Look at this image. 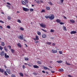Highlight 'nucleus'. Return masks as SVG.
<instances>
[{
	"label": "nucleus",
	"instance_id": "1",
	"mask_svg": "<svg viewBox=\"0 0 77 77\" xmlns=\"http://www.w3.org/2000/svg\"><path fill=\"white\" fill-rule=\"evenodd\" d=\"M17 37L19 39H21V40H23L24 39V37L23 35H19V36L17 35Z\"/></svg>",
	"mask_w": 77,
	"mask_h": 77
},
{
	"label": "nucleus",
	"instance_id": "2",
	"mask_svg": "<svg viewBox=\"0 0 77 77\" xmlns=\"http://www.w3.org/2000/svg\"><path fill=\"white\" fill-rule=\"evenodd\" d=\"M39 25L41 27H43V28H45L46 27V25L45 24L42 23L41 24L39 23Z\"/></svg>",
	"mask_w": 77,
	"mask_h": 77
},
{
	"label": "nucleus",
	"instance_id": "3",
	"mask_svg": "<svg viewBox=\"0 0 77 77\" xmlns=\"http://www.w3.org/2000/svg\"><path fill=\"white\" fill-rule=\"evenodd\" d=\"M54 18V15L52 14L51 15V16L49 17V19L51 20H53Z\"/></svg>",
	"mask_w": 77,
	"mask_h": 77
},
{
	"label": "nucleus",
	"instance_id": "4",
	"mask_svg": "<svg viewBox=\"0 0 77 77\" xmlns=\"http://www.w3.org/2000/svg\"><path fill=\"white\" fill-rule=\"evenodd\" d=\"M51 52L52 53L54 54L57 53V51L56 50H54V49H52Z\"/></svg>",
	"mask_w": 77,
	"mask_h": 77
},
{
	"label": "nucleus",
	"instance_id": "5",
	"mask_svg": "<svg viewBox=\"0 0 77 77\" xmlns=\"http://www.w3.org/2000/svg\"><path fill=\"white\" fill-rule=\"evenodd\" d=\"M23 11H25V12H27V11H29V9L27 8L23 7Z\"/></svg>",
	"mask_w": 77,
	"mask_h": 77
},
{
	"label": "nucleus",
	"instance_id": "6",
	"mask_svg": "<svg viewBox=\"0 0 77 77\" xmlns=\"http://www.w3.org/2000/svg\"><path fill=\"white\" fill-rule=\"evenodd\" d=\"M5 54L4 51H2L0 52V55L1 56H3Z\"/></svg>",
	"mask_w": 77,
	"mask_h": 77
},
{
	"label": "nucleus",
	"instance_id": "7",
	"mask_svg": "<svg viewBox=\"0 0 77 77\" xmlns=\"http://www.w3.org/2000/svg\"><path fill=\"white\" fill-rule=\"evenodd\" d=\"M33 39L35 41H36V40H37V41L39 40V38H38V36L36 35L35 36V38H33Z\"/></svg>",
	"mask_w": 77,
	"mask_h": 77
},
{
	"label": "nucleus",
	"instance_id": "8",
	"mask_svg": "<svg viewBox=\"0 0 77 77\" xmlns=\"http://www.w3.org/2000/svg\"><path fill=\"white\" fill-rule=\"evenodd\" d=\"M70 33L71 34H75V33H77V32L75 31H71Z\"/></svg>",
	"mask_w": 77,
	"mask_h": 77
},
{
	"label": "nucleus",
	"instance_id": "9",
	"mask_svg": "<svg viewBox=\"0 0 77 77\" xmlns=\"http://www.w3.org/2000/svg\"><path fill=\"white\" fill-rule=\"evenodd\" d=\"M6 71L9 74H11V70L9 69H6Z\"/></svg>",
	"mask_w": 77,
	"mask_h": 77
},
{
	"label": "nucleus",
	"instance_id": "10",
	"mask_svg": "<svg viewBox=\"0 0 77 77\" xmlns=\"http://www.w3.org/2000/svg\"><path fill=\"white\" fill-rule=\"evenodd\" d=\"M17 45L19 47H20V48H21V47H22V45H21L20 43H17Z\"/></svg>",
	"mask_w": 77,
	"mask_h": 77
},
{
	"label": "nucleus",
	"instance_id": "11",
	"mask_svg": "<svg viewBox=\"0 0 77 77\" xmlns=\"http://www.w3.org/2000/svg\"><path fill=\"white\" fill-rule=\"evenodd\" d=\"M5 58H9V56L8 55H7V54L5 53Z\"/></svg>",
	"mask_w": 77,
	"mask_h": 77
},
{
	"label": "nucleus",
	"instance_id": "12",
	"mask_svg": "<svg viewBox=\"0 0 77 77\" xmlns=\"http://www.w3.org/2000/svg\"><path fill=\"white\" fill-rule=\"evenodd\" d=\"M33 67L34 68H39V66L36 65H34L33 66Z\"/></svg>",
	"mask_w": 77,
	"mask_h": 77
},
{
	"label": "nucleus",
	"instance_id": "13",
	"mask_svg": "<svg viewBox=\"0 0 77 77\" xmlns=\"http://www.w3.org/2000/svg\"><path fill=\"white\" fill-rule=\"evenodd\" d=\"M47 37V35L45 34H43L42 35V38H45Z\"/></svg>",
	"mask_w": 77,
	"mask_h": 77
},
{
	"label": "nucleus",
	"instance_id": "14",
	"mask_svg": "<svg viewBox=\"0 0 77 77\" xmlns=\"http://www.w3.org/2000/svg\"><path fill=\"white\" fill-rule=\"evenodd\" d=\"M4 71H5V70L3 69H0V72H1L3 73V72H4Z\"/></svg>",
	"mask_w": 77,
	"mask_h": 77
},
{
	"label": "nucleus",
	"instance_id": "15",
	"mask_svg": "<svg viewBox=\"0 0 77 77\" xmlns=\"http://www.w3.org/2000/svg\"><path fill=\"white\" fill-rule=\"evenodd\" d=\"M5 42H1V45H2V46H5Z\"/></svg>",
	"mask_w": 77,
	"mask_h": 77
},
{
	"label": "nucleus",
	"instance_id": "16",
	"mask_svg": "<svg viewBox=\"0 0 77 77\" xmlns=\"http://www.w3.org/2000/svg\"><path fill=\"white\" fill-rule=\"evenodd\" d=\"M70 21L72 23H75V21L74 20H70Z\"/></svg>",
	"mask_w": 77,
	"mask_h": 77
},
{
	"label": "nucleus",
	"instance_id": "17",
	"mask_svg": "<svg viewBox=\"0 0 77 77\" xmlns=\"http://www.w3.org/2000/svg\"><path fill=\"white\" fill-rule=\"evenodd\" d=\"M37 63H38V64H39V65H41V64L42 63H41V61H37Z\"/></svg>",
	"mask_w": 77,
	"mask_h": 77
},
{
	"label": "nucleus",
	"instance_id": "18",
	"mask_svg": "<svg viewBox=\"0 0 77 77\" xmlns=\"http://www.w3.org/2000/svg\"><path fill=\"white\" fill-rule=\"evenodd\" d=\"M37 34L38 35H39V36H40L41 35V32L40 31H37Z\"/></svg>",
	"mask_w": 77,
	"mask_h": 77
},
{
	"label": "nucleus",
	"instance_id": "19",
	"mask_svg": "<svg viewBox=\"0 0 77 77\" xmlns=\"http://www.w3.org/2000/svg\"><path fill=\"white\" fill-rule=\"evenodd\" d=\"M19 74L20 75V76H21V77H23L24 76V75H23V74L21 72Z\"/></svg>",
	"mask_w": 77,
	"mask_h": 77
},
{
	"label": "nucleus",
	"instance_id": "20",
	"mask_svg": "<svg viewBox=\"0 0 77 77\" xmlns=\"http://www.w3.org/2000/svg\"><path fill=\"white\" fill-rule=\"evenodd\" d=\"M56 21L57 23H60V20L59 19H57L56 20Z\"/></svg>",
	"mask_w": 77,
	"mask_h": 77
},
{
	"label": "nucleus",
	"instance_id": "21",
	"mask_svg": "<svg viewBox=\"0 0 77 77\" xmlns=\"http://www.w3.org/2000/svg\"><path fill=\"white\" fill-rule=\"evenodd\" d=\"M59 71L60 72H63V69H59Z\"/></svg>",
	"mask_w": 77,
	"mask_h": 77
},
{
	"label": "nucleus",
	"instance_id": "22",
	"mask_svg": "<svg viewBox=\"0 0 77 77\" xmlns=\"http://www.w3.org/2000/svg\"><path fill=\"white\" fill-rule=\"evenodd\" d=\"M4 74H5V75H6V76H8V74L7 73V72L6 71H4Z\"/></svg>",
	"mask_w": 77,
	"mask_h": 77
},
{
	"label": "nucleus",
	"instance_id": "23",
	"mask_svg": "<svg viewBox=\"0 0 77 77\" xmlns=\"http://www.w3.org/2000/svg\"><path fill=\"white\" fill-rule=\"evenodd\" d=\"M22 4H23V5H26V2H24L23 1H22Z\"/></svg>",
	"mask_w": 77,
	"mask_h": 77
},
{
	"label": "nucleus",
	"instance_id": "24",
	"mask_svg": "<svg viewBox=\"0 0 77 77\" xmlns=\"http://www.w3.org/2000/svg\"><path fill=\"white\" fill-rule=\"evenodd\" d=\"M63 29L65 31H66L67 30L66 26H63Z\"/></svg>",
	"mask_w": 77,
	"mask_h": 77
},
{
	"label": "nucleus",
	"instance_id": "25",
	"mask_svg": "<svg viewBox=\"0 0 77 77\" xmlns=\"http://www.w3.org/2000/svg\"><path fill=\"white\" fill-rule=\"evenodd\" d=\"M46 9L47 11H49L50 9V8L49 7H46Z\"/></svg>",
	"mask_w": 77,
	"mask_h": 77
},
{
	"label": "nucleus",
	"instance_id": "26",
	"mask_svg": "<svg viewBox=\"0 0 77 77\" xmlns=\"http://www.w3.org/2000/svg\"><path fill=\"white\" fill-rule=\"evenodd\" d=\"M57 62H58V63H62V60L57 61Z\"/></svg>",
	"mask_w": 77,
	"mask_h": 77
},
{
	"label": "nucleus",
	"instance_id": "27",
	"mask_svg": "<svg viewBox=\"0 0 77 77\" xmlns=\"http://www.w3.org/2000/svg\"><path fill=\"white\" fill-rule=\"evenodd\" d=\"M7 19L9 20H11V17H10V16H8Z\"/></svg>",
	"mask_w": 77,
	"mask_h": 77
},
{
	"label": "nucleus",
	"instance_id": "28",
	"mask_svg": "<svg viewBox=\"0 0 77 77\" xmlns=\"http://www.w3.org/2000/svg\"><path fill=\"white\" fill-rule=\"evenodd\" d=\"M46 44H47V45H50L51 44V42H47L46 43Z\"/></svg>",
	"mask_w": 77,
	"mask_h": 77
},
{
	"label": "nucleus",
	"instance_id": "29",
	"mask_svg": "<svg viewBox=\"0 0 77 77\" xmlns=\"http://www.w3.org/2000/svg\"><path fill=\"white\" fill-rule=\"evenodd\" d=\"M14 51H14V50L13 49H11V53H14Z\"/></svg>",
	"mask_w": 77,
	"mask_h": 77
},
{
	"label": "nucleus",
	"instance_id": "30",
	"mask_svg": "<svg viewBox=\"0 0 77 77\" xmlns=\"http://www.w3.org/2000/svg\"><path fill=\"white\" fill-rule=\"evenodd\" d=\"M6 6L7 8H8L9 9H11V7L10 6H9V5H6Z\"/></svg>",
	"mask_w": 77,
	"mask_h": 77
},
{
	"label": "nucleus",
	"instance_id": "31",
	"mask_svg": "<svg viewBox=\"0 0 77 77\" xmlns=\"http://www.w3.org/2000/svg\"><path fill=\"white\" fill-rule=\"evenodd\" d=\"M59 53L60 54H62V53H63V52L62 51H59Z\"/></svg>",
	"mask_w": 77,
	"mask_h": 77
},
{
	"label": "nucleus",
	"instance_id": "32",
	"mask_svg": "<svg viewBox=\"0 0 77 77\" xmlns=\"http://www.w3.org/2000/svg\"><path fill=\"white\" fill-rule=\"evenodd\" d=\"M17 22L19 23H21V20H17Z\"/></svg>",
	"mask_w": 77,
	"mask_h": 77
},
{
	"label": "nucleus",
	"instance_id": "33",
	"mask_svg": "<svg viewBox=\"0 0 77 77\" xmlns=\"http://www.w3.org/2000/svg\"><path fill=\"white\" fill-rule=\"evenodd\" d=\"M45 18H46V19H48V18H49V19H50V17L49 16H45Z\"/></svg>",
	"mask_w": 77,
	"mask_h": 77
},
{
	"label": "nucleus",
	"instance_id": "34",
	"mask_svg": "<svg viewBox=\"0 0 77 77\" xmlns=\"http://www.w3.org/2000/svg\"><path fill=\"white\" fill-rule=\"evenodd\" d=\"M29 60V58L25 57V60Z\"/></svg>",
	"mask_w": 77,
	"mask_h": 77
},
{
	"label": "nucleus",
	"instance_id": "35",
	"mask_svg": "<svg viewBox=\"0 0 77 77\" xmlns=\"http://www.w3.org/2000/svg\"><path fill=\"white\" fill-rule=\"evenodd\" d=\"M42 30V31H43V32H47V31H46V30H45V29H41Z\"/></svg>",
	"mask_w": 77,
	"mask_h": 77
},
{
	"label": "nucleus",
	"instance_id": "36",
	"mask_svg": "<svg viewBox=\"0 0 77 77\" xmlns=\"http://www.w3.org/2000/svg\"><path fill=\"white\" fill-rule=\"evenodd\" d=\"M50 32L51 33H53V32H54V29H51L50 30Z\"/></svg>",
	"mask_w": 77,
	"mask_h": 77
},
{
	"label": "nucleus",
	"instance_id": "37",
	"mask_svg": "<svg viewBox=\"0 0 77 77\" xmlns=\"http://www.w3.org/2000/svg\"><path fill=\"white\" fill-rule=\"evenodd\" d=\"M30 12H33V11H34V10H33V9L32 8H31L30 9Z\"/></svg>",
	"mask_w": 77,
	"mask_h": 77
},
{
	"label": "nucleus",
	"instance_id": "38",
	"mask_svg": "<svg viewBox=\"0 0 77 77\" xmlns=\"http://www.w3.org/2000/svg\"><path fill=\"white\" fill-rule=\"evenodd\" d=\"M45 12V10H42L41 12L42 13V12Z\"/></svg>",
	"mask_w": 77,
	"mask_h": 77
},
{
	"label": "nucleus",
	"instance_id": "39",
	"mask_svg": "<svg viewBox=\"0 0 77 77\" xmlns=\"http://www.w3.org/2000/svg\"><path fill=\"white\" fill-rule=\"evenodd\" d=\"M43 68L45 69L46 70H47V69H48V68L46 67H45V66H44L43 67Z\"/></svg>",
	"mask_w": 77,
	"mask_h": 77
},
{
	"label": "nucleus",
	"instance_id": "40",
	"mask_svg": "<svg viewBox=\"0 0 77 77\" xmlns=\"http://www.w3.org/2000/svg\"><path fill=\"white\" fill-rule=\"evenodd\" d=\"M7 29H11V26H7Z\"/></svg>",
	"mask_w": 77,
	"mask_h": 77
},
{
	"label": "nucleus",
	"instance_id": "41",
	"mask_svg": "<svg viewBox=\"0 0 77 77\" xmlns=\"http://www.w3.org/2000/svg\"><path fill=\"white\" fill-rule=\"evenodd\" d=\"M36 3H38V4H39V3H40L39 1V0L36 1Z\"/></svg>",
	"mask_w": 77,
	"mask_h": 77
},
{
	"label": "nucleus",
	"instance_id": "42",
	"mask_svg": "<svg viewBox=\"0 0 77 77\" xmlns=\"http://www.w3.org/2000/svg\"><path fill=\"white\" fill-rule=\"evenodd\" d=\"M11 77H15V75L14 74H12L11 75Z\"/></svg>",
	"mask_w": 77,
	"mask_h": 77
},
{
	"label": "nucleus",
	"instance_id": "43",
	"mask_svg": "<svg viewBox=\"0 0 77 77\" xmlns=\"http://www.w3.org/2000/svg\"><path fill=\"white\" fill-rule=\"evenodd\" d=\"M0 50H3V47H2L1 46H0Z\"/></svg>",
	"mask_w": 77,
	"mask_h": 77
},
{
	"label": "nucleus",
	"instance_id": "44",
	"mask_svg": "<svg viewBox=\"0 0 77 77\" xmlns=\"http://www.w3.org/2000/svg\"><path fill=\"white\" fill-rule=\"evenodd\" d=\"M48 3H49V5H53V4H52L51 2H49Z\"/></svg>",
	"mask_w": 77,
	"mask_h": 77
},
{
	"label": "nucleus",
	"instance_id": "45",
	"mask_svg": "<svg viewBox=\"0 0 77 77\" xmlns=\"http://www.w3.org/2000/svg\"><path fill=\"white\" fill-rule=\"evenodd\" d=\"M20 30H22L23 31L24 30V28H22V27H20Z\"/></svg>",
	"mask_w": 77,
	"mask_h": 77
},
{
	"label": "nucleus",
	"instance_id": "46",
	"mask_svg": "<svg viewBox=\"0 0 77 77\" xmlns=\"http://www.w3.org/2000/svg\"><path fill=\"white\" fill-rule=\"evenodd\" d=\"M66 63L68 65H70V64H69V63H68L67 61L66 62Z\"/></svg>",
	"mask_w": 77,
	"mask_h": 77
},
{
	"label": "nucleus",
	"instance_id": "47",
	"mask_svg": "<svg viewBox=\"0 0 77 77\" xmlns=\"http://www.w3.org/2000/svg\"><path fill=\"white\" fill-rule=\"evenodd\" d=\"M7 5H9L10 6H11V4H10V3H9V2H7Z\"/></svg>",
	"mask_w": 77,
	"mask_h": 77
},
{
	"label": "nucleus",
	"instance_id": "48",
	"mask_svg": "<svg viewBox=\"0 0 77 77\" xmlns=\"http://www.w3.org/2000/svg\"><path fill=\"white\" fill-rule=\"evenodd\" d=\"M8 47H9V49H11V46L8 45Z\"/></svg>",
	"mask_w": 77,
	"mask_h": 77
},
{
	"label": "nucleus",
	"instance_id": "49",
	"mask_svg": "<svg viewBox=\"0 0 77 77\" xmlns=\"http://www.w3.org/2000/svg\"><path fill=\"white\" fill-rule=\"evenodd\" d=\"M25 2L26 3H28V2H27V0H25Z\"/></svg>",
	"mask_w": 77,
	"mask_h": 77
},
{
	"label": "nucleus",
	"instance_id": "50",
	"mask_svg": "<svg viewBox=\"0 0 77 77\" xmlns=\"http://www.w3.org/2000/svg\"><path fill=\"white\" fill-rule=\"evenodd\" d=\"M55 45H56V44H55V43H52V45H53V46H55Z\"/></svg>",
	"mask_w": 77,
	"mask_h": 77
},
{
	"label": "nucleus",
	"instance_id": "51",
	"mask_svg": "<svg viewBox=\"0 0 77 77\" xmlns=\"http://www.w3.org/2000/svg\"><path fill=\"white\" fill-rule=\"evenodd\" d=\"M33 74H34V75H37V73H33Z\"/></svg>",
	"mask_w": 77,
	"mask_h": 77
},
{
	"label": "nucleus",
	"instance_id": "52",
	"mask_svg": "<svg viewBox=\"0 0 77 77\" xmlns=\"http://www.w3.org/2000/svg\"><path fill=\"white\" fill-rule=\"evenodd\" d=\"M0 23H4V22L2 20H0Z\"/></svg>",
	"mask_w": 77,
	"mask_h": 77
},
{
	"label": "nucleus",
	"instance_id": "53",
	"mask_svg": "<svg viewBox=\"0 0 77 77\" xmlns=\"http://www.w3.org/2000/svg\"><path fill=\"white\" fill-rule=\"evenodd\" d=\"M64 0H60L61 3H63V2Z\"/></svg>",
	"mask_w": 77,
	"mask_h": 77
},
{
	"label": "nucleus",
	"instance_id": "54",
	"mask_svg": "<svg viewBox=\"0 0 77 77\" xmlns=\"http://www.w3.org/2000/svg\"><path fill=\"white\" fill-rule=\"evenodd\" d=\"M25 67H25L24 65H23V69H25Z\"/></svg>",
	"mask_w": 77,
	"mask_h": 77
},
{
	"label": "nucleus",
	"instance_id": "55",
	"mask_svg": "<svg viewBox=\"0 0 77 77\" xmlns=\"http://www.w3.org/2000/svg\"><path fill=\"white\" fill-rule=\"evenodd\" d=\"M60 24H63L64 23L63 22H60Z\"/></svg>",
	"mask_w": 77,
	"mask_h": 77
},
{
	"label": "nucleus",
	"instance_id": "56",
	"mask_svg": "<svg viewBox=\"0 0 77 77\" xmlns=\"http://www.w3.org/2000/svg\"><path fill=\"white\" fill-rule=\"evenodd\" d=\"M40 2H41V3H44V2H43V1L42 0H40Z\"/></svg>",
	"mask_w": 77,
	"mask_h": 77
},
{
	"label": "nucleus",
	"instance_id": "57",
	"mask_svg": "<svg viewBox=\"0 0 77 77\" xmlns=\"http://www.w3.org/2000/svg\"><path fill=\"white\" fill-rule=\"evenodd\" d=\"M4 50H5V51H6V52H8V49L6 48Z\"/></svg>",
	"mask_w": 77,
	"mask_h": 77
},
{
	"label": "nucleus",
	"instance_id": "58",
	"mask_svg": "<svg viewBox=\"0 0 77 77\" xmlns=\"http://www.w3.org/2000/svg\"><path fill=\"white\" fill-rule=\"evenodd\" d=\"M38 42H39L38 41H37L35 42V44H37V43H38Z\"/></svg>",
	"mask_w": 77,
	"mask_h": 77
},
{
	"label": "nucleus",
	"instance_id": "59",
	"mask_svg": "<svg viewBox=\"0 0 77 77\" xmlns=\"http://www.w3.org/2000/svg\"><path fill=\"white\" fill-rule=\"evenodd\" d=\"M42 72H43V73H45V71L43 70L42 71Z\"/></svg>",
	"mask_w": 77,
	"mask_h": 77
},
{
	"label": "nucleus",
	"instance_id": "60",
	"mask_svg": "<svg viewBox=\"0 0 77 77\" xmlns=\"http://www.w3.org/2000/svg\"><path fill=\"white\" fill-rule=\"evenodd\" d=\"M51 72L52 73H54V71H52V70H51Z\"/></svg>",
	"mask_w": 77,
	"mask_h": 77
},
{
	"label": "nucleus",
	"instance_id": "61",
	"mask_svg": "<svg viewBox=\"0 0 77 77\" xmlns=\"http://www.w3.org/2000/svg\"><path fill=\"white\" fill-rule=\"evenodd\" d=\"M25 76H26L27 77L28 76V75H27L26 74H25Z\"/></svg>",
	"mask_w": 77,
	"mask_h": 77
},
{
	"label": "nucleus",
	"instance_id": "62",
	"mask_svg": "<svg viewBox=\"0 0 77 77\" xmlns=\"http://www.w3.org/2000/svg\"><path fill=\"white\" fill-rule=\"evenodd\" d=\"M63 18H65V19H66V17H65V16H64L63 17Z\"/></svg>",
	"mask_w": 77,
	"mask_h": 77
},
{
	"label": "nucleus",
	"instance_id": "63",
	"mask_svg": "<svg viewBox=\"0 0 77 77\" xmlns=\"http://www.w3.org/2000/svg\"><path fill=\"white\" fill-rule=\"evenodd\" d=\"M0 28L1 29H2V26H0Z\"/></svg>",
	"mask_w": 77,
	"mask_h": 77
},
{
	"label": "nucleus",
	"instance_id": "64",
	"mask_svg": "<svg viewBox=\"0 0 77 77\" xmlns=\"http://www.w3.org/2000/svg\"><path fill=\"white\" fill-rule=\"evenodd\" d=\"M4 49H6V46H5L4 47Z\"/></svg>",
	"mask_w": 77,
	"mask_h": 77
}]
</instances>
